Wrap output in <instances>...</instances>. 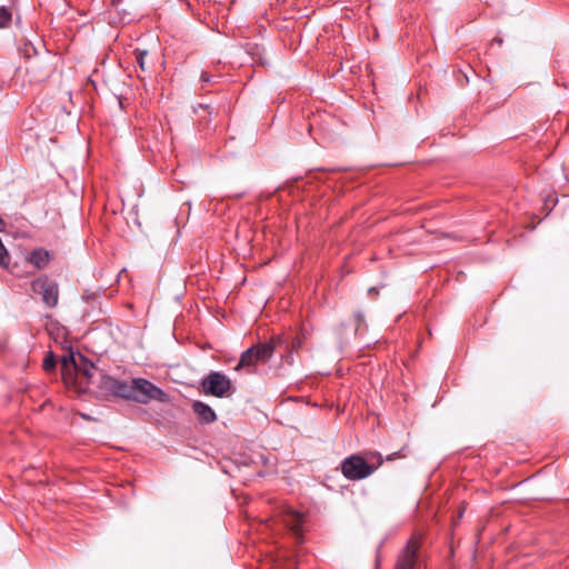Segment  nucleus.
Listing matches in <instances>:
<instances>
[{
	"label": "nucleus",
	"mask_w": 569,
	"mask_h": 569,
	"mask_svg": "<svg viewBox=\"0 0 569 569\" xmlns=\"http://www.w3.org/2000/svg\"><path fill=\"white\" fill-rule=\"evenodd\" d=\"M61 372L66 385L86 390L90 387L96 388L99 373H102V370L82 355H78L76 358L73 353H70L62 358Z\"/></svg>",
	"instance_id": "nucleus-1"
},
{
	"label": "nucleus",
	"mask_w": 569,
	"mask_h": 569,
	"mask_svg": "<svg viewBox=\"0 0 569 569\" xmlns=\"http://www.w3.org/2000/svg\"><path fill=\"white\" fill-rule=\"evenodd\" d=\"M383 463V458L378 451H369L365 455L355 453L345 458L340 469L342 475L351 481L368 478Z\"/></svg>",
	"instance_id": "nucleus-2"
},
{
	"label": "nucleus",
	"mask_w": 569,
	"mask_h": 569,
	"mask_svg": "<svg viewBox=\"0 0 569 569\" xmlns=\"http://www.w3.org/2000/svg\"><path fill=\"white\" fill-rule=\"evenodd\" d=\"M284 342L286 339L283 335H276L266 342L253 345L241 353L234 370L240 371L244 369L247 373H253L256 367L259 363L268 362L272 358L276 349L281 347Z\"/></svg>",
	"instance_id": "nucleus-3"
},
{
	"label": "nucleus",
	"mask_w": 569,
	"mask_h": 569,
	"mask_svg": "<svg viewBox=\"0 0 569 569\" xmlns=\"http://www.w3.org/2000/svg\"><path fill=\"white\" fill-rule=\"evenodd\" d=\"M129 389L126 400L146 405L151 400L166 402L169 399L168 395L162 389L143 378L132 379V381L129 382Z\"/></svg>",
	"instance_id": "nucleus-4"
},
{
	"label": "nucleus",
	"mask_w": 569,
	"mask_h": 569,
	"mask_svg": "<svg viewBox=\"0 0 569 569\" xmlns=\"http://www.w3.org/2000/svg\"><path fill=\"white\" fill-rule=\"evenodd\" d=\"M200 386L204 395L217 398H228L234 391L232 381L221 371H210L202 378Z\"/></svg>",
	"instance_id": "nucleus-5"
},
{
	"label": "nucleus",
	"mask_w": 569,
	"mask_h": 569,
	"mask_svg": "<svg viewBox=\"0 0 569 569\" xmlns=\"http://www.w3.org/2000/svg\"><path fill=\"white\" fill-rule=\"evenodd\" d=\"M420 539L412 536L399 552L393 569H420Z\"/></svg>",
	"instance_id": "nucleus-6"
},
{
	"label": "nucleus",
	"mask_w": 569,
	"mask_h": 569,
	"mask_svg": "<svg viewBox=\"0 0 569 569\" xmlns=\"http://www.w3.org/2000/svg\"><path fill=\"white\" fill-rule=\"evenodd\" d=\"M96 388L102 397H117L122 399H126L130 390L128 381L116 379L106 375L103 371L99 373Z\"/></svg>",
	"instance_id": "nucleus-7"
},
{
	"label": "nucleus",
	"mask_w": 569,
	"mask_h": 569,
	"mask_svg": "<svg viewBox=\"0 0 569 569\" xmlns=\"http://www.w3.org/2000/svg\"><path fill=\"white\" fill-rule=\"evenodd\" d=\"M31 290L33 293L41 296L43 303L53 308L58 303L59 289L58 283L48 277H40L32 281Z\"/></svg>",
	"instance_id": "nucleus-8"
},
{
	"label": "nucleus",
	"mask_w": 569,
	"mask_h": 569,
	"mask_svg": "<svg viewBox=\"0 0 569 569\" xmlns=\"http://www.w3.org/2000/svg\"><path fill=\"white\" fill-rule=\"evenodd\" d=\"M282 521L284 526L292 533L297 542L303 541V523L305 515L288 507L284 509L282 515Z\"/></svg>",
	"instance_id": "nucleus-9"
},
{
	"label": "nucleus",
	"mask_w": 569,
	"mask_h": 569,
	"mask_svg": "<svg viewBox=\"0 0 569 569\" xmlns=\"http://www.w3.org/2000/svg\"><path fill=\"white\" fill-rule=\"evenodd\" d=\"M192 410L201 423H212L217 420V415L213 409L202 401H194Z\"/></svg>",
	"instance_id": "nucleus-10"
},
{
	"label": "nucleus",
	"mask_w": 569,
	"mask_h": 569,
	"mask_svg": "<svg viewBox=\"0 0 569 569\" xmlns=\"http://www.w3.org/2000/svg\"><path fill=\"white\" fill-rule=\"evenodd\" d=\"M286 342L280 348L286 349V355L282 356L283 361L288 365L293 363V353L302 347V338L300 336L293 337L292 339L286 338Z\"/></svg>",
	"instance_id": "nucleus-11"
},
{
	"label": "nucleus",
	"mask_w": 569,
	"mask_h": 569,
	"mask_svg": "<svg viewBox=\"0 0 569 569\" xmlns=\"http://www.w3.org/2000/svg\"><path fill=\"white\" fill-rule=\"evenodd\" d=\"M50 253L44 249H36L28 256V261L37 269H43L50 261Z\"/></svg>",
	"instance_id": "nucleus-12"
},
{
	"label": "nucleus",
	"mask_w": 569,
	"mask_h": 569,
	"mask_svg": "<svg viewBox=\"0 0 569 569\" xmlns=\"http://www.w3.org/2000/svg\"><path fill=\"white\" fill-rule=\"evenodd\" d=\"M12 21V12L9 8L0 6V29L8 28Z\"/></svg>",
	"instance_id": "nucleus-13"
},
{
	"label": "nucleus",
	"mask_w": 569,
	"mask_h": 569,
	"mask_svg": "<svg viewBox=\"0 0 569 569\" xmlns=\"http://www.w3.org/2000/svg\"><path fill=\"white\" fill-rule=\"evenodd\" d=\"M56 365H57L56 359H54L53 355L50 352L49 355L46 356L42 367H43L44 371L50 372V371L54 370Z\"/></svg>",
	"instance_id": "nucleus-14"
},
{
	"label": "nucleus",
	"mask_w": 569,
	"mask_h": 569,
	"mask_svg": "<svg viewBox=\"0 0 569 569\" xmlns=\"http://www.w3.org/2000/svg\"><path fill=\"white\" fill-rule=\"evenodd\" d=\"M146 57H147L146 50H137L136 62L141 68V70H146Z\"/></svg>",
	"instance_id": "nucleus-15"
},
{
	"label": "nucleus",
	"mask_w": 569,
	"mask_h": 569,
	"mask_svg": "<svg viewBox=\"0 0 569 569\" xmlns=\"http://www.w3.org/2000/svg\"><path fill=\"white\" fill-rule=\"evenodd\" d=\"M212 78L208 72L203 71L200 76V80L202 82H211L212 81Z\"/></svg>",
	"instance_id": "nucleus-16"
},
{
	"label": "nucleus",
	"mask_w": 569,
	"mask_h": 569,
	"mask_svg": "<svg viewBox=\"0 0 569 569\" xmlns=\"http://www.w3.org/2000/svg\"><path fill=\"white\" fill-rule=\"evenodd\" d=\"M398 453H392L390 456L387 457V460L390 461V460H393L395 457L397 456Z\"/></svg>",
	"instance_id": "nucleus-17"
},
{
	"label": "nucleus",
	"mask_w": 569,
	"mask_h": 569,
	"mask_svg": "<svg viewBox=\"0 0 569 569\" xmlns=\"http://www.w3.org/2000/svg\"><path fill=\"white\" fill-rule=\"evenodd\" d=\"M122 0H112V4L113 6H117L118 3H120Z\"/></svg>",
	"instance_id": "nucleus-18"
},
{
	"label": "nucleus",
	"mask_w": 569,
	"mask_h": 569,
	"mask_svg": "<svg viewBox=\"0 0 569 569\" xmlns=\"http://www.w3.org/2000/svg\"><path fill=\"white\" fill-rule=\"evenodd\" d=\"M122 0H112V4L113 6H117L118 3H120Z\"/></svg>",
	"instance_id": "nucleus-19"
},
{
	"label": "nucleus",
	"mask_w": 569,
	"mask_h": 569,
	"mask_svg": "<svg viewBox=\"0 0 569 569\" xmlns=\"http://www.w3.org/2000/svg\"><path fill=\"white\" fill-rule=\"evenodd\" d=\"M357 320H358V322H361L362 321V316L357 315Z\"/></svg>",
	"instance_id": "nucleus-20"
}]
</instances>
